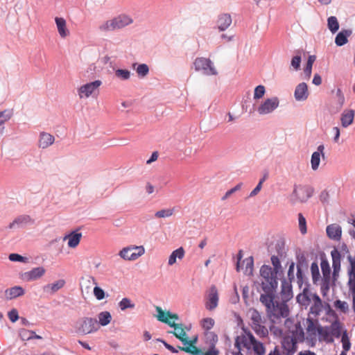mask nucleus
Masks as SVG:
<instances>
[{
	"instance_id": "1",
	"label": "nucleus",
	"mask_w": 355,
	"mask_h": 355,
	"mask_svg": "<svg viewBox=\"0 0 355 355\" xmlns=\"http://www.w3.org/2000/svg\"><path fill=\"white\" fill-rule=\"evenodd\" d=\"M282 258L272 254L270 257L272 266L263 264L259 269V275L263 280L278 284V279L284 277V269L280 259Z\"/></svg>"
},
{
	"instance_id": "2",
	"label": "nucleus",
	"mask_w": 355,
	"mask_h": 355,
	"mask_svg": "<svg viewBox=\"0 0 355 355\" xmlns=\"http://www.w3.org/2000/svg\"><path fill=\"white\" fill-rule=\"evenodd\" d=\"M261 286L264 293L261 294L260 301L266 307L267 314L268 315L272 309L275 311L274 299L278 284L262 280Z\"/></svg>"
},
{
	"instance_id": "3",
	"label": "nucleus",
	"mask_w": 355,
	"mask_h": 355,
	"mask_svg": "<svg viewBox=\"0 0 355 355\" xmlns=\"http://www.w3.org/2000/svg\"><path fill=\"white\" fill-rule=\"evenodd\" d=\"M74 329L76 333L80 335H87L97 331L99 325L96 318L83 317L76 322Z\"/></svg>"
},
{
	"instance_id": "4",
	"label": "nucleus",
	"mask_w": 355,
	"mask_h": 355,
	"mask_svg": "<svg viewBox=\"0 0 355 355\" xmlns=\"http://www.w3.org/2000/svg\"><path fill=\"white\" fill-rule=\"evenodd\" d=\"M295 258L297 268V283L299 288H302L304 282V279H306L304 275V270H306L309 268V261L306 259V254L302 251L300 249L296 250Z\"/></svg>"
},
{
	"instance_id": "5",
	"label": "nucleus",
	"mask_w": 355,
	"mask_h": 355,
	"mask_svg": "<svg viewBox=\"0 0 355 355\" xmlns=\"http://www.w3.org/2000/svg\"><path fill=\"white\" fill-rule=\"evenodd\" d=\"M314 189L311 186L295 185L291 198L293 202L299 200L301 202H306L312 197Z\"/></svg>"
},
{
	"instance_id": "6",
	"label": "nucleus",
	"mask_w": 355,
	"mask_h": 355,
	"mask_svg": "<svg viewBox=\"0 0 355 355\" xmlns=\"http://www.w3.org/2000/svg\"><path fill=\"white\" fill-rule=\"evenodd\" d=\"M195 69L196 71L203 70L204 73L207 75H216V70L213 67L212 62L207 58H198L194 61Z\"/></svg>"
},
{
	"instance_id": "7",
	"label": "nucleus",
	"mask_w": 355,
	"mask_h": 355,
	"mask_svg": "<svg viewBox=\"0 0 355 355\" xmlns=\"http://www.w3.org/2000/svg\"><path fill=\"white\" fill-rule=\"evenodd\" d=\"M279 104V100L277 96L267 98L257 108V112L261 115L272 113Z\"/></svg>"
},
{
	"instance_id": "8",
	"label": "nucleus",
	"mask_w": 355,
	"mask_h": 355,
	"mask_svg": "<svg viewBox=\"0 0 355 355\" xmlns=\"http://www.w3.org/2000/svg\"><path fill=\"white\" fill-rule=\"evenodd\" d=\"M281 279V295L284 302H288L293 297V281H288L284 277L279 278Z\"/></svg>"
},
{
	"instance_id": "9",
	"label": "nucleus",
	"mask_w": 355,
	"mask_h": 355,
	"mask_svg": "<svg viewBox=\"0 0 355 355\" xmlns=\"http://www.w3.org/2000/svg\"><path fill=\"white\" fill-rule=\"evenodd\" d=\"M286 302H284V300L282 303L277 302L275 304V311L272 309L268 313V316L270 318L273 316L277 319L280 318H285L288 317L289 315V309Z\"/></svg>"
},
{
	"instance_id": "10",
	"label": "nucleus",
	"mask_w": 355,
	"mask_h": 355,
	"mask_svg": "<svg viewBox=\"0 0 355 355\" xmlns=\"http://www.w3.org/2000/svg\"><path fill=\"white\" fill-rule=\"evenodd\" d=\"M102 84V82L99 80H94L93 82L88 83L81 86L78 89V95L80 98L84 96L89 97L98 87Z\"/></svg>"
},
{
	"instance_id": "11",
	"label": "nucleus",
	"mask_w": 355,
	"mask_h": 355,
	"mask_svg": "<svg viewBox=\"0 0 355 355\" xmlns=\"http://www.w3.org/2000/svg\"><path fill=\"white\" fill-rule=\"evenodd\" d=\"M168 326L174 328V331H169L170 334H173L177 338H178L183 345L187 344V335L183 327V324L180 323H175V322H171Z\"/></svg>"
},
{
	"instance_id": "12",
	"label": "nucleus",
	"mask_w": 355,
	"mask_h": 355,
	"mask_svg": "<svg viewBox=\"0 0 355 355\" xmlns=\"http://www.w3.org/2000/svg\"><path fill=\"white\" fill-rule=\"evenodd\" d=\"M218 290L215 286H211L208 295V300L206 302L205 307L207 309L211 311L218 306Z\"/></svg>"
},
{
	"instance_id": "13",
	"label": "nucleus",
	"mask_w": 355,
	"mask_h": 355,
	"mask_svg": "<svg viewBox=\"0 0 355 355\" xmlns=\"http://www.w3.org/2000/svg\"><path fill=\"white\" fill-rule=\"evenodd\" d=\"M297 340L292 337L286 336L282 339V348L286 351V355H293L297 349Z\"/></svg>"
},
{
	"instance_id": "14",
	"label": "nucleus",
	"mask_w": 355,
	"mask_h": 355,
	"mask_svg": "<svg viewBox=\"0 0 355 355\" xmlns=\"http://www.w3.org/2000/svg\"><path fill=\"white\" fill-rule=\"evenodd\" d=\"M294 96L297 101H303L307 99L309 92L306 83H301L296 86Z\"/></svg>"
},
{
	"instance_id": "15",
	"label": "nucleus",
	"mask_w": 355,
	"mask_h": 355,
	"mask_svg": "<svg viewBox=\"0 0 355 355\" xmlns=\"http://www.w3.org/2000/svg\"><path fill=\"white\" fill-rule=\"evenodd\" d=\"M324 146L323 144H321L318 146L317 151L313 152L311 155V168L313 171H316L319 167L320 156H322L323 158L324 157Z\"/></svg>"
},
{
	"instance_id": "16",
	"label": "nucleus",
	"mask_w": 355,
	"mask_h": 355,
	"mask_svg": "<svg viewBox=\"0 0 355 355\" xmlns=\"http://www.w3.org/2000/svg\"><path fill=\"white\" fill-rule=\"evenodd\" d=\"M232 17L230 14L223 13L218 15L216 24L219 31H224L229 28L232 24Z\"/></svg>"
},
{
	"instance_id": "17",
	"label": "nucleus",
	"mask_w": 355,
	"mask_h": 355,
	"mask_svg": "<svg viewBox=\"0 0 355 355\" xmlns=\"http://www.w3.org/2000/svg\"><path fill=\"white\" fill-rule=\"evenodd\" d=\"M45 269L42 266L34 268L30 271L24 272L23 277L27 281L36 280L43 276L45 273Z\"/></svg>"
},
{
	"instance_id": "18",
	"label": "nucleus",
	"mask_w": 355,
	"mask_h": 355,
	"mask_svg": "<svg viewBox=\"0 0 355 355\" xmlns=\"http://www.w3.org/2000/svg\"><path fill=\"white\" fill-rule=\"evenodd\" d=\"M31 218L28 215H21L17 216L15 220L8 225L9 229L15 227L22 228L29 223H33Z\"/></svg>"
},
{
	"instance_id": "19",
	"label": "nucleus",
	"mask_w": 355,
	"mask_h": 355,
	"mask_svg": "<svg viewBox=\"0 0 355 355\" xmlns=\"http://www.w3.org/2000/svg\"><path fill=\"white\" fill-rule=\"evenodd\" d=\"M327 234L331 239L339 241L341 239L342 229L338 225L331 224L327 227Z\"/></svg>"
},
{
	"instance_id": "20",
	"label": "nucleus",
	"mask_w": 355,
	"mask_h": 355,
	"mask_svg": "<svg viewBox=\"0 0 355 355\" xmlns=\"http://www.w3.org/2000/svg\"><path fill=\"white\" fill-rule=\"evenodd\" d=\"M24 293V289L20 286H15L5 291L6 298L8 300L22 296Z\"/></svg>"
},
{
	"instance_id": "21",
	"label": "nucleus",
	"mask_w": 355,
	"mask_h": 355,
	"mask_svg": "<svg viewBox=\"0 0 355 355\" xmlns=\"http://www.w3.org/2000/svg\"><path fill=\"white\" fill-rule=\"evenodd\" d=\"M352 34L351 29H342L335 37V43L338 46H342L348 42V37Z\"/></svg>"
},
{
	"instance_id": "22",
	"label": "nucleus",
	"mask_w": 355,
	"mask_h": 355,
	"mask_svg": "<svg viewBox=\"0 0 355 355\" xmlns=\"http://www.w3.org/2000/svg\"><path fill=\"white\" fill-rule=\"evenodd\" d=\"M64 279H59L54 283L48 284L43 286V291L50 295H53L65 285Z\"/></svg>"
},
{
	"instance_id": "23",
	"label": "nucleus",
	"mask_w": 355,
	"mask_h": 355,
	"mask_svg": "<svg viewBox=\"0 0 355 355\" xmlns=\"http://www.w3.org/2000/svg\"><path fill=\"white\" fill-rule=\"evenodd\" d=\"M313 304L311 306L309 313L319 315L323 308V304L321 298L317 293L313 294Z\"/></svg>"
},
{
	"instance_id": "24",
	"label": "nucleus",
	"mask_w": 355,
	"mask_h": 355,
	"mask_svg": "<svg viewBox=\"0 0 355 355\" xmlns=\"http://www.w3.org/2000/svg\"><path fill=\"white\" fill-rule=\"evenodd\" d=\"M355 112L353 110H345L341 114L340 121L343 128H347L354 121Z\"/></svg>"
},
{
	"instance_id": "25",
	"label": "nucleus",
	"mask_w": 355,
	"mask_h": 355,
	"mask_svg": "<svg viewBox=\"0 0 355 355\" xmlns=\"http://www.w3.org/2000/svg\"><path fill=\"white\" fill-rule=\"evenodd\" d=\"M55 138L49 133L42 132L40 135L39 147L43 149L48 148L54 142Z\"/></svg>"
},
{
	"instance_id": "26",
	"label": "nucleus",
	"mask_w": 355,
	"mask_h": 355,
	"mask_svg": "<svg viewBox=\"0 0 355 355\" xmlns=\"http://www.w3.org/2000/svg\"><path fill=\"white\" fill-rule=\"evenodd\" d=\"M306 323H307L306 331L308 333V336H309V337H311L312 336H316V334H318L319 326H321L319 324L318 320H313V318L309 317L306 319Z\"/></svg>"
},
{
	"instance_id": "27",
	"label": "nucleus",
	"mask_w": 355,
	"mask_h": 355,
	"mask_svg": "<svg viewBox=\"0 0 355 355\" xmlns=\"http://www.w3.org/2000/svg\"><path fill=\"white\" fill-rule=\"evenodd\" d=\"M82 237V234L77 231H73L69 234L65 236L64 239H69L68 246L71 248H76L80 243Z\"/></svg>"
},
{
	"instance_id": "28",
	"label": "nucleus",
	"mask_w": 355,
	"mask_h": 355,
	"mask_svg": "<svg viewBox=\"0 0 355 355\" xmlns=\"http://www.w3.org/2000/svg\"><path fill=\"white\" fill-rule=\"evenodd\" d=\"M331 255L332 258L333 270H334V273H338L340 270V253L336 248H334L331 252Z\"/></svg>"
},
{
	"instance_id": "29",
	"label": "nucleus",
	"mask_w": 355,
	"mask_h": 355,
	"mask_svg": "<svg viewBox=\"0 0 355 355\" xmlns=\"http://www.w3.org/2000/svg\"><path fill=\"white\" fill-rule=\"evenodd\" d=\"M55 24L58 28V31L61 37H66L69 32L66 26V21L64 18L62 17H55Z\"/></svg>"
},
{
	"instance_id": "30",
	"label": "nucleus",
	"mask_w": 355,
	"mask_h": 355,
	"mask_svg": "<svg viewBox=\"0 0 355 355\" xmlns=\"http://www.w3.org/2000/svg\"><path fill=\"white\" fill-rule=\"evenodd\" d=\"M114 21L116 29L122 28L132 22V19L127 15H119L114 18Z\"/></svg>"
},
{
	"instance_id": "31",
	"label": "nucleus",
	"mask_w": 355,
	"mask_h": 355,
	"mask_svg": "<svg viewBox=\"0 0 355 355\" xmlns=\"http://www.w3.org/2000/svg\"><path fill=\"white\" fill-rule=\"evenodd\" d=\"M248 338L245 336H240L241 345L243 344V347L250 349L251 345L257 342L258 340L255 338L253 334L248 331L247 332Z\"/></svg>"
},
{
	"instance_id": "32",
	"label": "nucleus",
	"mask_w": 355,
	"mask_h": 355,
	"mask_svg": "<svg viewBox=\"0 0 355 355\" xmlns=\"http://www.w3.org/2000/svg\"><path fill=\"white\" fill-rule=\"evenodd\" d=\"M184 250L182 247H180L179 248L175 250L172 252L168 257V265L172 266L175 263L177 259H182L184 256Z\"/></svg>"
},
{
	"instance_id": "33",
	"label": "nucleus",
	"mask_w": 355,
	"mask_h": 355,
	"mask_svg": "<svg viewBox=\"0 0 355 355\" xmlns=\"http://www.w3.org/2000/svg\"><path fill=\"white\" fill-rule=\"evenodd\" d=\"M318 335L320 336V340L322 339L327 343L334 342V338L331 336V331H329V327L327 326L325 327L319 326Z\"/></svg>"
},
{
	"instance_id": "34",
	"label": "nucleus",
	"mask_w": 355,
	"mask_h": 355,
	"mask_svg": "<svg viewBox=\"0 0 355 355\" xmlns=\"http://www.w3.org/2000/svg\"><path fill=\"white\" fill-rule=\"evenodd\" d=\"M275 250L277 254H275L276 256L284 259L286 257L287 250L286 249L285 242L284 240H278L275 243Z\"/></svg>"
},
{
	"instance_id": "35",
	"label": "nucleus",
	"mask_w": 355,
	"mask_h": 355,
	"mask_svg": "<svg viewBox=\"0 0 355 355\" xmlns=\"http://www.w3.org/2000/svg\"><path fill=\"white\" fill-rule=\"evenodd\" d=\"M205 342L209 345V347H211V349L215 348L218 340V335L214 331H205Z\"/></svg>"
},
{
	"instance_id": "36",
	"label": "nucleus",
	"mask_w": 355,
	"mask_h": 355,
	"mask_svg": "<svg viewBox=\"0 0 355 355\" xmlns=\"http://www.w3.org/2000/svg\"><path fill=\"white\" fill-rule=\"evenodd\" d=\"M243 263L245 265L243 273L248 276L253 275L254 270V258L250 256L243 260Z\"/></svg>"
},
{
	"instance_id": "37",
	"label": "nucleus",
	"mask_w": 355,
	"mask_h": 355,
	"mask_svg": "<svg viewBox=\"0 0 355 355\" xmlns=\"http://www.w3.org/2000/svg\"><path fill=\"white\" fill-rule=\"evenodd\" d=\"M292 338H295L297 342H303L305 339L304 332L300 322L295 324V330L293 331Z\"/></svg>"
},
{
	"instance_id": "38",
	"label": "nucleus",
	"mask_w": 355,
	"mask_h": 355,
	"mask_svg": "<svg viewBox=\"0 0 355 355\" xmlns=\"http://www.w3.org/2000/svg\"><path fill=\"white\" fill-rule=\"evenodd\" d=\"M98 324L101 326H106L110 323L112 315L109 311H102L98 315Z\"/></svg>"
},
{
	"instance_id": "39",
	"label": "nucleus",
	"mask_w": 355,
	"mask_h": 355,
	"mask_svg": "<svg viewBox=\"0 0 355 355\" xmlns=\"http://www.w3.org/2000/svg\"><path fill=\"white\" fill-rule=\"evenodd\" d=\"M133 67L135 69L138 76L141 78L146 76L149 73V67L146 64H133Z\"/></svg>"
},
{
	"instance_id": "40",
	"label": "nucleus",
	"mask_w": 355,
	"mask_h": 355,
	"mask_svg": "<svg viewBox=\"0 0 355 355\" xmlns=\"http://www.w3.org/2000/svg\"><path fill=\"white\" fill-rule=\"evenodd\" d=\"M327 26L329 31L334 34L339 29V23L335 16H331L327 19Z\"/></svg>"
},
{
	"instance_id": "41",
	"label": "nucleus",
	"mask_w": 355,
	"mask_h": 355,
	"mask_svg": "<svg viewBox=\"0 0 355 355\" xmlns=\"http://www.w3.org/2000/svg\"><path fill=\"white\" fill-rule=\"evenodd\" d=\"M331 334L336 338H339L341 336V324L340 321L336 319L331 324Z\"/></svg>"
},
{
	"instance_id": "42",
	"label": "nucleus",
	"mask_w": 355,
	"mask_h": 355,
	"mask_svg": "<svg viewBox=\"0 0 355 355\" xmlns=\"http://www.w3.org/2000/svg\"><path fill=\"white\" fill-rule=\"evenodd\" d=\"M14 112L12 109H6L0 111V126L9 121L13 116Z\"/></svg>"
},
{
	"instance_id": "43",
	"label": "nucleus",
	"mask_w": 355,
	"mask_h": 355,
	"mask_svg": "<svg viewBox=\"0 0 355 355\" xmlns=\"http://www.w3.org/2000/svg\"><path fill=\"white\" fill-rule=\"evenodd\" d=\"M311 272L312 275L313 283L317 284L320 277L319 267L317 261H313L311 265Z\"/></svg>"
},
{
	"instance_id": "44",
	"label": "nucleus",
	"mask_w": 355,
	"mask_h": 355,
	"mask_svg": "<svg viewBox=\"0 0 355 355\" xmlns=\"http://www.w3.org/2000/svg\"><path fill=\"white\" fill-rule=\"evenodd\" d=\"M315 59L316 57L314 55H309L308 57L306 64L304 70V73L307 78H310L311 75L313 64L315 62Z\"/></svg>"
},
{
	"instance_id": "45",
	"label": "nucleus",
	"mask_w": 355,
	"mask_h": 355,
	"mask_svg": "<svg viewBox=\"0 0 355 355\" xmlns=\"http://www.w3.org/2000/svg\"><path fill=\"white\" fill-rule=\"evenodd\" d=\"M251 347L252 348V350L256 355H263L266 352L265 346L259 340L252 345Z\"/></svg>"
},
{
	"instance_id": "46",
	"label": "nucleus",
	"mask_w": 355,
	"mask_h": 355,
	"mask_svg": "<svg viewBox=\"0 0 355 355\" xmlns=\"http://www.w3.org/2000/svg\"><path fill=\"white\" fill-rule=\"evenodd\" d=\"M119 307L121 311H125L127 309H134L135 304L129 298L124 297L119 302Z\"/></svg>"
},
{
	"instance_id": "47",
	"label": "nucleus",
	"mask_w": 355,
	"mask_h": 355,
	"mask_svg": "<svg viewBox=\"0 0 355 355\" xmlns=\"http://www.w3.org/2000/svg\"><path fill=\"white\" fill-rule=\"evenodd\" d=\"M341 342L343 343V351L347 353L351 347V343L349 341L348 334L346 330H345L342 335Z\"/></svg>"
},
{
	"instance_id": "48",
	"label": "nucleus",
	"mask_w": 355,
	"mask_h": 355,
	"mask_svg": "<svg viewBox=\"0 0 355 355\" xmlns=\"http://www.w3.org/2000/svg\"><path fill=\"white\" fill-rule=\"evenodd\" d=\"M323 278H330L331 269L329 262L326 259H322L320 263Z\"/></svg>"
},
{
	"instance_id": "49",
	"label": "nucleus",
	"mask_w": 355,
	"mask_h": 355,
	"mask_svg": "<svg viewBox=\"0 0 355 355\" xmlns=\"http://www.w3.org/2000/svg\"><path fill=\"white\" fill-rule=\"evenodd\" d=\"M130 71L128 69H118L115 71V76L122 80H126L130 78Z\"/></svg>"
},
{
	"instance_id": "50",
	"label": "nucleus",
	"mask_w": 355,
	"mask_h": 355,
	"mask_svg": "<svg viewBox=\"0 0 355 355\" xmlns=\"http://www.w3.org/2000/svg\"><path fill=\"white\" fill-rule=\"evenodd\" d=\"M253 330L260 337H266L268 334V329L263 325L258 324L252 326Z\"/></svg>"
},
{
	"instance_id": "51",
	"label": "nucleus",
	"mask_w": 355,
	"mask_h": 355,
	"mask_svg": "<svg viewBox=\"0 0 355 355\" xmlns=\"http://www.w3.org/2000/svg\"><path fill=\"white\" fill-rule=\"evenodd\" d=\"M99 29L102 31H111L116 29L114 25V19L112 20H108L101 25L99 26Z\"/></svg>"
},
{
	"instance_id": "52",
	"label": "nucleus",
	"mask_w": 355,
	"mask_h": 355,
	"mask_svg": "<svg viewBox=\"0 0 355 355\" xmlns=\"http://www.w3.org/2000/svg\"><path fill=\"white\" fill-rule=\"evenodd\" d=\"M132 250V248L131 247H127L123 248L120 252L119 255L121 258L125 260H132V256H133V252H131Z\"/></svg>"
},
{
	"instance_id": "53",
	"label": "nucleus",
	"mask_w": 355,
	"mask_h": 355,
	"mask_svg": "<svg viewBox=\"0 0 355 355\" xmlns=\"http://www.w3.org/2000/svg\"><path fill=\"white\" fill-rule=\"evenodd\" d=\"M297 53V55L293 57L291 62V65L293 67V69L295 71H298L300 69V64L302 61V56L300 52L298 51Z\"/></svg>"
},
{
	"instance_id": "54",
	"label": "nucleus",
	"mask_w": 355,
	"mask_h": 355,
	"mask_svg": "<svg viewBox=\"0 0 355 355\" xmlns=\"http://www.w3.org/2000/svg\"><path fill=\"white\" fill-rule=\"evenodd\" d=\"M266 92L265 87L262 85H259L254 88V99L257 100L261 98Z\"/></svg>"
},
{
	"instance_id": "55",
	"label": "nucleus",
	"mask_w": 355,
	"mask_h": 355,
	"mask_svg": "<svg viewBox=\"0 0 355 355\" xmlns=\"http://www.w3.org/2000/svg\"><path fill=\"white\" fill-rule=\"evenodd\" d=\"M288 269L287 271V277L286 279L288 281H294L295 280V275H294V270H295V263L293 261H288Z\"/></svg>"
},
{
	"instance_id": "56",
	"label": "nucleus",
	"mask_w": 355,
	"mask_h": 355,
	"mask_svg": "<svg viewBox=\"0 0 355 355\" xmlns=\"http://www.w3.org/2000/svg\"><path fill=\"white\" fill-rule=\"evenodd\" d=\"M156 311L157 312V320L167 324L168 325L171 322V321L164 315V311L162 308L159 306L156 307Z\"/></svg>"
},
{
	"instance_id": "57",
	"label": "nucleus",
	"mask_w": 355,
	"mask_h": 355,
	"mask_svg": "<svg viewBox=\"0 0 355 355\" xmlns=\"http://www.w3.org/2000/svg\"><path fill=\"white\" fill-rule=\"evenodd\" d=\"M214 320L211 318H206L202 320V327L206 331H209L214 327Z\"/></svg>"
},
{
	"instance_id": "58",
	"label": "nucleus",
	"mask_w": 355,
	"mask_h": 355,
	"mask_svg": "<svg viewBox=\"0 0 355 355\" xmlns=\"http://www.w3.org/2000/svg\"><path fill=\"white\" fill-rule=\"evenodd\" d=\"M35 334L34 331L21 329L19 331V336L22 340H30L31 334Z\"/></svg>"
},
{
	"instance_id": "59",
	"label": "nucleus",
	"mask_w": 355,
	"mask_h": 355,
	"mask_svg": "<svg viewBox=\"0 0 355 355\" xmlns=\"http://www.w3.org/2000/svg\"><path fill=\"white\" fill-rule=\"evenodd\" d=\"M334 306L340 310L343 313H346L349 309L348 304L345 301L336 300L334 302Z\"/></svg>"
},
{
	"instance_id": "60",
	"label": "nucleus",
	"mask_w": 355,
	"mask_h": 355,
	"mask_svg": "<svg viewBox=\"0 0 355 355\" xmlns=\"http://www.w3.org/2000/svg\"><path fill=\"white\" fill-rule=\"evenodd\" d=\"M330 285V278H323L321 284L320 291L322 296H325L329 290Z\"/></svg>"
},
{
	"instance_id": "61",
	"label": "nucleus",
	"mask_w": 355,
	"mask_h": 355,
	"mask_svg": "<svg viewBox=\"0 0 355 355\" xmlns=\"http://www.w3.org/2000/svg\"><path fill=\"white\" fill-rule=\"evenodd\" d=\"M298 222L300 232L302 234H304L306 233V222L305 218L301 213L298 214Z\"/></svg>"
},
{
	"instance_id": "62",
	"label": "nucleus",
	"mask_w": 355,
	"mask_h": 355,
	"mask_svg": "<svg viewBox=\"0 0 355 355\" xmlns=\"http://www.w3.org/2000/svg\"><path fill=\"white\" fill-rule=\"evenodd\" d=\"M94 295L98 300H101L105 297L104 290L98 286L94 288Z\"/></svg>"
},
{
	"instance_id": "63",
	"label": "nucleus",
	"mask_w": 355,
	"mask_h": 355,
	"mask_svg": "<svg viewBox=\"0 0 355 355\" xmlns=\"http://www.w3.org/2000/svg\"><path fill=\"white\" fill-rule=\"evenodd\" d=\"M9 259L14 262H26L27 258L17 253H12L9 255Z\"/></svg>"
},
{
	"instance_id": "64",
	"label": "nucleus",
	"mask_w": 355,
	"mask_h": 355,
	"mask_svg": "<svg viewBox=\"0 0 355 355\" xmlns=\"http://www.w3.org/2000/svg\"><path fill=\"white\" fill-rule=\"evenodd\" d=\"M172 214H173V210L167 209H162V210L157 211L155 214V216L157 218H166V217L171 216Z\"/></svg>"
}]
</instances>
